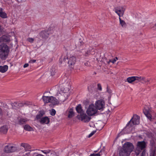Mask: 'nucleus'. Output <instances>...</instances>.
<instances>
[{
    "mask_svg": "<svg viewBox=\"0 0 156 156\" xmlns=\"http://www.w3.org/2000/svg\"><path fill=\"white\" fill-rule=\"evenodd\" d=\"M140 79L138 77L133 76L128 77L127 79V80L128 83H132L134 81H136V82L137 83L139 82V80Z\"/></svg>",
    "mask_w": 156,
    "mask_h": 156,
    "instance_id": "13",
    "label": "nucleus"
},
{
    "mask_svg": "<svg viewBox=\"0 0 156 156\" xmlns=\"http://www.w3.org/2000/svg\"><path fill=\"white\" fill-rule=\"evenodd\" d=\"M39 35L40 37L43 38H47L49 35L48 31L45 30L42 31L39 33Z\"/></svg>",
    "mask_w": 156,
    "mask_h": 156,
    "instance_id": "15",
    "label": "nucleus"
},
{
    "mask_svg": "<svg viewBox=\"0 0 156 156\" xmlns=\"http://www.w3.org/2000/svg\"><path fill=\"white\" fill-rule=\"evenodd\" d=\"M144 153V151H143L142 153L141 156H143V153Z\"/></svg>",
    "mask_w": 156,
    "mask_h": 156,
    "instance_id": "50",
    "label": "nucleus"
},
{
    "mask_svg": "<svg viewBox=\"0 0 156 156\" xmlns=\"http://www.w3.org/2000/svg\"><path fill=\"white\" fill-rule=\"evenodd\" d=\"M84 64L86 66H89L90 65V62H88L85 63Z\"/></svg>",
    "mask_w": 156,
    "mask_h": 156,
    "instance_id": "39",
    "label": "nucleus"
},
{
    "mask_svg": "<svg viewBox=\"0 0 156 156\" xmlns=\"http://www.w3.org/2000/svg\"><path fill=\"white\" fill-rule=\"evenodd\" d=\"M104 101L102 100H98L95 103V108L99 110L103 109L104 107Z\"/></svg>",
    "mask_w": 156,
    "mask_h": 156,
    "instance_id": "8",
    "label": "nucleus"
},
{
    "mask_svg": "<svg viewBox=\"0 0 156 156\" xmlns=\"http://www.w3.org/2000/svg\"><path fill=\"white\" fill-rule=\"evenodd\" d=\"M9 47L5 43H2L0 45V58L5 60L8 57L10 52Z\"/></svg>",
    "mask_w": 156,
    "mask_h": 156,
    "instance_id": "2",
    "label": "nucleus"
},
{
    "mask_svg": "<svg viewBox=\"0 0 156 156\" xmlns=\"http://www.w3.org/2000/svg\"><path fill=\"white\" fill-rule=\"evenodd\" d=\"M139 78L140 79L139 80V82L143 81L145 83L149 82L151 80L150 79H146L144 77H139Z\"/></svg>",
    "mask_w": 156,
    "mask_h": 156,
    "instance_id": "24",
    "label": "nucleus"
},
{
    "mask_svg": "<svg viewBox=\"0 0 156 156\" xmlns=\"http://www.w3.org/2000/svg\"><path fill=\"white\" fill-rule=\"evenodd\" d=\"M20 146L23 147L27 151H30L31 149V146L27 143H22L20 144Z\"/></svg>",
    "mask_w": 156,
    "mask_h": 156,
    "instance_id": "16",
    "label": "nucleus"
},
{
    "mask_svg": "<svg viewBox=\"0 0 156 156\" xmlns=\"http://www.w3.org/2000/svg\"><path fill=\"white\" fill-rule=\"evenodd\" d=\"M24 129L25 130L28 131H32L33 130V128L28 125H25L24 126Z\"/></svg>",
    "mask_w": 156,
    "mask_h": 156,
    "instance_id": "25",
    "label": "nucleus"
},
{
    "mask_svg": "<svg viewBox=\"0 0 156 156\" xmlns=\"http://www.w3.org/2000/svg\"><path fill=\"white\" fill-rule=\"evenodd\" d=\"M8 130V128L6 126H4L0 128V132L3 134L6 133Z\"/></svg>",
    "mask_w": 156,
    "mask_h": 156,
    "instance_id": "19",
    "label": "nucleus"
},
{
    "mask_svg": "<svg viewBox=\"0 0 156 156\" xmlns=\"http://www.w3.org/2000/svg\"><path fill=\"white\" fill-rule=\"evenodd\" d=\"M80 45H82V44H83V42H80Z\"/></svg>",
    "mask_w": 156,
    "mask_h": 156,
    "instance_id": "51",
    "label": "nucleus"
},
{
    "mask_svg": "<svg viewBox=\"0 0 156 156\" xmlns=\"http://www.w3.org/2000/svg\"><path fill=\"white\" fill-rule=\"evenodd\" d=\"M49 102L51 103L53 105H56L58 103V101L55 98L52 96L50 97Z\"/></svg>",
    "mask_w": 156,
    "mask_h": 156,
    "instance_id": "18",
    "label": "nucleus"
},
{
    "mask_svg": "<svg viewBox=\"0 0 156 156\" xmlns=\"http://www.w3.org/2000/svg\"><path fill=\"white\" fill-rule=\"evenodd\" d=\"M94 152H97V151H95Z\"/></svg>",
    "mask_w": 156,
    "mask_h": 156,
    "instance_id": "54",
    "label": "nucleus"
},
{
    "mask_svg": "<svg viewBox=\"0 0 156 156\" xmlns=\"http://www.w3.org/2000/svg\"><path fill=\"white\" fill-rule=\"evenodd\" d=\"M96 130L93 131L89 135L88 137L89 138L90 137L92 136L95 133Z\"/></svg>",
    "mask_w": 156,
    "mask_h": 156,
    "instance_id": "35",
    "label": "nucleus"
},
{
    "mask_svg": "<svg viewBox=\"0 0 156 156\" xmlns=\"http://www.w3.org/2000/svg\"><path fill=\"white\" fill-rule=\"evenodd\" d=\"M146 144L144 141H138L137 144V148L135 150V153L136 156L139 154L141 151L144 149L146 147Z\"/></svg>",
    "mask_w": 156,
    "mask_h": 156,
    "instance_id": "4",
    "label": "nucleus"
},
{
    "mask_svg": "<svg viewBox=\"0 0 156 156\" xmlns=\"http://www.w3.org/2000/svg\"><path fill=\"white\" fill-rule=\"evenodd\" d=\"M101 152V151L99 153L97 154H91L89 156H101L100 153Z\"/></svg>",
    "mask_w": 156,
    "mask_h": 156,
    "instance_id": "31",
    "label": "nucleus"
},
{
    "mask_svg": "<svg viewBox=\"0 0 156 156\" xmlns=\"http://www.w3.org/2000/svg\"><path fill=\"white\" fill-rule=\"evenodd\" d=\"M125 10L124 6H119L115 8V12L119 16V17L123 15Z\"/></svg>",
    "mask_w": 156,
    "mask_h": 156,
    "instance_id": "7",
    "label": "nucleus"
},
{
    "mask_svg": "<svg viewBox=\"0 0 156 156\" xmlns=\"http://www.w3.org/2000/svg\"><path fill=\"white\" fill-rule=\"evenodd\" d=\"M28 121V120L27 118H21L20 119L18 120V123L20 125H22L23 124L25 123L26 122H27Z\"/></svg>",
    "mask_w": 156,
    "mask_h": 156,
    "instance_id": "22",
    "label": "nucleus"
},
{
    "mask_svg": "<svg viewBox=\"0 0 156 156\" xmlns=\"http://www.w3.org/2000/svg\"><path fill=\"white\" fill-rule=\"evenodd\" d=\"M153 30H156V23L153 27Z\"/></svg>",
    "mask_w": 156,
    "mask_h": 156,
    "instance_id": "43",
    "label": "nucleus"
},
{
    "mask_svg": "<svg viewBox=\"0 0 156 156\" xmlns=\"http://www.w3.org/2000/svg\"><path fill=\"white\" fill-rule=\"evenodd\" d=\"M81 120L85 122H88L91 119L90 117L88 116L85 114H80Z\"/></svg>",
    "mask_w": 156,
    "mask_h": 156,
    "instance_id": "12",
    "label": "nucleus"
},
{
    "mask_svg": "<svg viewBox=\"0 0 156 156\" xmlns=\"http://www.w3.org/2000/svg\"><path fill=\"white\" fill-rule=\"evenodd\" d=\"M0 16L3 18H5L7 17L6 13L4 12H0Z\"/></svg>",
    "mask_w": 156,
    "mask_h": 156,
    "instance_id": "28",
    "label": "nucleus"
},
{
    "mask_svg": "<svg viewBox=\"0 0 156 156\" xmlns=\"http://www.w3.org/2000/svg\"><path fill=\"white\" fill-rule=\"evenodd\" d=\"M76 110L77 112L80 113V114H83V111L82 109L81 105L79 104L76 107Z\"/></svg>",
    "mask_w": 156,
    "mask_h": 156,
    "instance_id": "21",
    "label": "nucleus"
},
{
    "mask_svg": "<svg viewBox=\"0 0 156 156\" xmlns=\"http://www.w3.org/2000/svg\"><path fill=\"white\" fill-rule=\"evenodd\" d=\"M42 117H43L42 116L38 113L36 115V118L37 120H38L39 121V120H40V119H41Z\"/></svg>",
    "mask_w": 156,
    "mask_h": 156,
    "instance_id": "30",
    "label": "nucleus"
},
{
    "mask_svg": "<svg viewBox=\"0 0 156 156\" xmlns=\"http://www.w3.org/2000/svg\"><path fill=\"white\" fill-rule=\"evenodd\" d=\"M39 122L42 124H48L50 122V119L47 116L43 117L39 120Z\"/></svg>",
    "mask_w": 156,
    "mask_h": 156,
    "instance_id": "10",
    "label": "nucleus"
},
{
    "mask_svg": "<svg viewBox=\"0 0 156 156\" xmlns=\"http://www.w3.org/2000/svg\"><path fill=\"white\" fill-rule=\"evenodd\" d=\"M4 29L2 27L1 25H0V35L3 34L4 33Z\"/></svg>",
    "mask_w": 156,
    "mask_h": 156,
    "instance_id": "32",
    "label": "nucleus"
},
{
    "mask_svg": "<svg viewBox=\"0 0 156 156\" xmlns=\"http://www.w3.org/2000/svg\"><path fill=\"white\" fill-rule=\"evenodd\" d=\"M98 89L100 90H102L101 87V85L99 83L98 84Z\"/></svg>",
    "mask_w": 156,
    "mask_h": 156,
    "instance_id": "37",
    "label": "nucleus"
},
{
    "mask_svg": "<svg viewBox=\"0 0 156 156\" xmlns=\"http://www.w3.org/2000/svg\"><path fill=\"white\" fill-rule=\"evenodd\" d=\"M59 61H60V62L61 64H62V59H61V58L60 59Z\"/></svg>",
    "mask_w": 156,
    "mask_h": 156,
    "instance_id": "48",
    "label": "nucleus"
},
{
    "mask_svg": "<svg viewBox=\"0 0 156 156\" xmlns=\"http://www.w3.org/2000/svg\"><path fill=\"white\" fill-rule=\"evenodd\" d=\"M36 156H44L42 154H37Z\"/></svg>",
    "mask_w": 156,
    "mask_h": 156,
    "instance_id": "46",
    "label": "nucleus"
},
{
    "mask_svg": "<svg viewBox=\"0 0 156 156\" xmlns=\"http://www.w3.org/2000/svg\"><path fill=\"white\" fill-rule=\"evenodd\" d=\"M115 59L116 60H117L118 59V58L117 57H115Z\"/></svg>",
    "mask_w": 156,
    "mask_h": 156,
    "instance_id": "52",
    "label": "nucleus"
},
{
    "mask_svg": "<svg viewBox=\"0 0 156 156\" xmlns=\"http://www.w3.org/2000/svg\"><path fill=\"white\" fill-rule=\"evenodd\" d=\"M134 147L133 144L129 142L125 143L122 148L119 150V156H129L130 153L133 151Z\"/></svg>",
    "mask_w": 156,
    "mask_h": 156,
    "instance_id": "1",
    "label": "nucleus"
},
{
    "mask_svg": "<svg viewBox=\"0 0 156 156\" xmlns=\"http://www.w3.org/2000/svg\"><path fill=\"white\" fill-rule=\"evenodd\" d=\"M140 117L137 115H134L133 117L127 124L126 126L129 125L130 126H132L133 125L138 124L140 123Z\"/></svg>",
    "mask_w": 156,
    "mask_h": 156,
    "instance_id": "3",
    "label": "nucleus"
},
{
    "mask_svg": "<svg viewBox=\"0 0 156 156\" xmlns=\"http://www.w3.org/2000/svg\"><path fill=\"white\" fill-rule=\"evenodd\" d=\"M68 117L69 118H71L74 115V113L73 108L70 109L68 111Z\"/></svg>",
    "mask_w": 156,
    "mask_h": 156,
    "instance_id": "23",
    "label": "nucleus"
},
{
    "mask_svg": "<svg viewBox=\"0 0 156 156\" xmlns=\"http://www.w3.org/2000/svg\"><path fill=\"white\" fill-rule=\"evenodd\" d=\"M27 40L29 42L32 43L34 41V39L32 38H29L27 39Z\"/></svg>",
    "mask_w": 156,
    "mask_h": 156,
    "instance_id": "34",
    "label": "nucleus"
},
{
    "mask_svg": "<svg viewBox=\"0 0 156 156\" xmlns=\"http://www.w3.org/2000/svg\"><path fill=\"white\" fill-rule=\"evenodd\" d=\"M56 90H58L57 92V95L58 96L59 94H62L66 93V91H65L64 90H62V89H61L59 86H57L56 87Z\"/></svg>",
    "mask_w": 156,
    "mask_h": 156,
    "instance_id": "17",
    "label": "nucleus"
},
{
    "mask_svg": "<svg viewBox=\"0 0 156 156\" xmlns=\"http://www.w3.org/2000/svg\"><path fill=\"white\" fill-rule=\"evenodd\" d=\"M41 151L45 154H48L50 152V150H41Z\"/></svg>",
    "mask_w": 156,
    "mask_h": 156,
    "instance_id": "33",
    "label": "nucleus"
},
{
    "mask_svg": "<svg viewBox=\"0 0 156 156\" xmlns=\"http://www.w3.org/2000/svg\"><path fill=\"white\" fill-rule=\"evenodd\" d=\"M107 91L109 93H111V90H109L108 89V88L107 87Z\"/></svg>",
    "mask_w": 156,
    "mask_h": 156,
    "instance_id": "44",
    "label": "nucleus"
},
{
    "mask_svg": "<svg viewBox=\"0 0 156 156\" xmlns=\"http://www.w3.org/2000/svg\"><path fill=\"white\" fill-rule=\"evenodd\" d=\"M29 66V64L28 63H26L23 65V67L25 68L28 67Z\"/></svg>",
    "mask_w": 156,
    "mask_h": 156,
    "instance_id": "42",
    "label": "nucleus"
},
{
    "mask_svg": "<svg viewBox=\"0 0 156 156\" xmlns=\"http://www.w3.org/2000/svg\"><path fill=\"white\" fill-rule=\"evenodd\" d=\"M143 112L148 119L149 120L151 119V115L150 113V110L148 109L144 108L143 110Z\"/></svg>",
    "mask_w": 156,
    "mask_h": 156,
    "instance_id": "14",
    "label": "nucleus"
},
{
    "mask_svg": "<svg viewBox=\"0 0 156 156\" xmlns=\"http://www.w3.org/2000/svg\"><path fill=\"white\" fill-rule=\"evenodd\" d=\"M2 8H0V12H2Z\"/></svg>",
    "mask_w": 156,
    "mask_h": 156,
    "instance_id": "49",
    "label": "nucleus"
},
{
    "mask_svg": "<svg viewBox=\"0 0 156 156\" xmlns=\"http://www.w3.org/2000/svg\"><path fill=\"white\" fill-rule=\"evenodd\" d=\"M68 57H67V56H65L63 58V61L64 62H65L66 61V60L68 59Z\"/></svg>",
    "mask_w": 156,
    "mask_h": 156,
    "instance_id": "40",
    "label": "nucleus"
},
{
    "mask_svg": "<svg viewBox=\"0 0 156 156\" xmlns=\"http://www.w3.org/2000/svg\"><path fill=\"white\" fill-rule=\"evenodd\" d=\"M36 62V60L33 59L30 60V61L29 62L30 63H34Z\"/></svg>",
    "mask_w": 156,
    "mask_h": 156,
    "instance_id": "38",
    "label": "nucleus"
},
{
    "mask_svg": "<svg viewBox=\"0 0 156 156\" xmlns=\"http://www.w3.org/2000/svg\"><path fill=\"white\" fill-rule=\"evenodd\" d=\"M10 36L8 35H3L0 37V43L2 42H9L10 41Z\"/></svg>",
    "mask_w": 156,
    "mask_h": 156,
    "instance_id": "11",
    "label": "nucleus"
},
{
    "mask_svg": "<svg viewBox=\"0 0 156 156\" xmlns=\"http://www.w3.org/2000/svg\"><path fill=\"white\" fill-rule=\"evenodd\" d=\"M119 21H120V24H121V26L123 27H126V23L125 22L121 19L120 17H119Z\"/></svg>",
    "mask_w": 156,
    "mask_h": 156,
    "instance_id": "27",
    "label": "nucleus"
},
{
    "mask_svg": "<svg viewBox=\"0 0 156 156\" xmlns=\"http://www.w3.org/2000/svg\"><path fill=\"white\" fill-rule=\"evenodd\" d=\"M42 99L45 103H48L49 102L50 100V97L43 96L42 98Z\"/></svg>",
    "mask_w": 156,
    "mask_h": 156,
    "instance_id": "26",
    "label": "nucleus"
},
{
    "mask_svg": "<svg viewBox=\"0 0 156 156\" xmlns=\"http://www.w3.org/2000/svg\"><path fill=\"white\" fill-rule=\"evenodd\" d=\"M155 151H154L153 153V156H155Z\"/></svg>",
    "mask_w": 156,
    "mask_h": 156,
    "instance_id": "45",
    "label": "nucleus"
},
{
    "mask_svg": "<svg viewBox=\"0 0 156 156\" xmlns=\"http://www.w3.org/2000/svg\"><path fill=\"white\" fill-rule=\"evenodd\" d=\"M96 109L94 104L90 105L86 112L87 114L90 116L94 115L97 112Z\"/></svg>",
    "mask_w": 156,
    "mask_h": 156,
    "instance_id": "6",
    "label": "nucleus"
},
{
    "mask_svg": "<svg viewBox=\"0 0 156 156\" xmlns=\"http://www.w3.org/2000/svg\"><path fill=\"white\" fill-rule=\"evenodd\" d=\"M111 60L110 59H109V61H108L107 62L108 64H109L110 62H111Z\"/></svg>",
    "mask_w": 156,
    "mask_h": 156,
    "instance_id": "47",
    "label": "nucleus"
},
{
    "mask_svg": "<svg viewBox=\"0 0 156 156\" xmlns=\"http://www.w3.org/2000/svg\"><path fill=\"white\" fill-rule=\"evenodd\" d=\"M50 114L52 116L55 115L56 114V111L54 109H52L51 110H50Z\"/></svg>",
    "mask_w": 156,
    "mask_h": 156,
    "instance_id": "29",
    "label": "nucleus"
},
{
    "mask_svg": "<svg viewBox=\"0 0 156 156\" xmlns=\"http://www.w3.org/2000/svg\"><path fill=\"white\" fill-rule=\"evenodd\" d=\"M8 66L7 65L0 66V72L2 73L5 72L8 69Z\"/></svg>",
    "mask_w": 156,
    "mask_h": 156,
    "instance_id": "20",
    "label": "nucleus"
},
{
    "mask_svg": "<svg viewBox=\"0 0 156 156\" xmlns=\"http://www.w3.org/2000/svg\"><path fill=\"white\" fill-rule=\"evenodd\" d=\"M111 62H112L113 63H114L116 61V60L115 59H111Z\"/></svg>",
    "mask_w": 156,
    "mask_h": 156,
    "instance_id": "41",
    "label": "nucleus"
},
{
    "mask_svg": "<svg viewBox=\"0 0 156 156\" xmlns=\"http://www.w3.org/2000/svg\"><path fill=\"white\" fill-rule=\"evenodd\" d=\"M39 114H40L42 116L44 114V112L43 111H41L39 112Z\"/></svg>",
    "mask_w": 156,
    "mask_h": 156,
    "instance_id": "36",
    "label": "nucleus"
},
{
    "mask_svg": "<svg viewBox=\"0 0 156 156\" xmlns=\"http://www.w3.org/2000/svg\"><path fill=\"white\" fill-rule=\"evenodd\" d=\"M17 150L18 147L16 145L9 144L5 147L4 151L6 153H9L16 151Z\"/></svg>",
    "mask_w": 156,
    "mask_h": 156,
    "instance_id": "5",
    "label": "nucleus"
},
{
    "mask_svg": "<svg viewBox=\"0 0 156 156\" xmlns=\"http://www.w3.org/2000/svg\"><path fill=\"white\" fill-rule=\"evenodd\" d=\"M87 52L88 53H90V52H88V51H87Z\"/></svg>",
    "mask_w": 156,
    "mask_h": 156,
    "instance_id": "53",
    "label": "nucleus"
},
{
    "mask_svg": "<svg viewBox=\"0 0 156 156\" xmlns=\"http://www.w3.org/2000/svg\"><path fill=\"white\" fill-rule=\"evenodd\" d=\"M76 61V58L75 56L73 55L70 56L69 59L68 61V64L69 66L72 67L75 63Z\"/></svg>",
    "mask_w": 156,
    "mask_h": 156,
    "instance_id": "9",
    "label": "nucleus"
}]
</instances>
